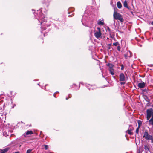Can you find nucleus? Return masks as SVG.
Wrapping results in <instances>:
<instances>
[{
    "label": "nucleus",
    "instance_id": "obj_24",
    "mask_svg": "<svg viewBox=\"0 0 153 153\" xmlns=\"http://www.w3.org/2000/svg\"><path fill=\"white\" fill-rule=\"evenodd\" d=\"M120 84L121 85H124L125 84V83L124 82H120Z\"/></svg>",
    "mask_w": 153,
    "mask_h": 153
},
{
    "label": "nucleus",
    "instance_id": "obj_26",
    "mask_svg": "<svg viewBox=\"0 0 153 153\" xmlns=\"http://www.w3.org/2000/svg\"><path fill=\"white\" fill-rule=\"evenodd\" d=\"M151 24L153 25V21L152 22H151Z\"/></svg>",
    "mask_w": 153,
    "mask_h": 153
},
{
    "label": "nucleus",
    "instance_id": "obj_19",
    "mask_svg": "<svg viewBox=\"0 0 153 153\" xmlns=\"http://www.w3.org/2000/svg\"><path fill=\"white\" fill-rule=\"evenodd\" d=\"M44 146L45 150L48 149V145H44Z\"/></svg>",
    "mask_w": 153,
    "mask_h": 153
},
{
    "label": "nucleus",
    "instance_id": "obj_5",
    "mask_svg": "<svg viewBox=\"0 0 153 153\" xmlns=\"http://www.w3.org/2000/svg\"><path fill=\"white\" fill-rule=\"evenodd\" d=\"M98 31H96L94 33V36L95 37L97 38H101L102 37V34L101 33V29L100 27H97Z\"/></svg>",
    "mask_w": 153,
    "mask_h": 153
},
{
    "label": "nucleus",
    "instance_id": "obj_14",
    "mask_svg": "<svg viewBox=\"0 0 153 153\" xmlns=\"http://www.w3.org/2000/svg\"><path fill=\"white\" fill-rule=\"evenodd\" d=\"M144 149H145V151L146 152H148L149 151V146L147 145H144Z\"/></svg>",
    "mask_w": 153,
    "mask_h": 153
},
{
    "label": "nucleus",
    "instance_id": "obj_21",
    "mask_svg": "<svg viewBox=\"0 0 153 153\" xmlns=\"http://www.w3.org/2000/svg\"><path fill=\"white\" fill-rule=\"evenodd\" d=\"M121 69L122 70H123L124 68V67L123 65V64H122L121 65Z\"/></svg>",
    "mask_w": 153,
    "mask_h": 153
},
{
    "label": "nucleus",
    "instance_id": "obj_13",
    "mask_svg": "<svg viewBox=\"0 0 153 153\" xmlns=\"http://www.w3.org/2000/svg\"><path fill=\"white\" fill-rule=\"evenodd\" d=\"M117 7L118 8L120 9L122 7V4L120 2H117Z\"/></svg>",
    "mask_w": 153,
    "mask_h": 153
},
{
    "label": "nucleus",
    "instance_id": "obj_3",
    "mask_svg": "<svg viewBox=\"0 0 153 153\" xmlns=\"http://www.w3.org/2000/svg\"><path fill=\"white\" fill-rule=\"evenodd\" d=\"M143 137L146 140H151V143H153V136L149 135L148 132L145 131L144 132Z\"/></svg>",
    "mask_w": 153,
    "mask_h": 153
},
{
    "label": "nucleus",
    "instance_id": "obj_7",
    "mask_svg": "<svg viewBox=\"0 0 153 153\" xmlns=\"http://www.w3.org/2000/svg\"><path fill=\"white\" fill-rule=\"evenodd\" d=\"M33 134V132L32 131H27L25 133L23 134V136L25 137L27 135H31Z\"/></svg>",
    "mask_w": 153,
    "mask_h": 153
},
{
    "label": "nucleus",
    "instance_id": "obj_22",
    "mask_svg": "<svg viewBox=\"0 0 153 153\" xmlns=\"http://www.w3.org/2000/svg\"><path fill=\"white\" fill-rule=\"evenodd\" d=\"M117 50L119 51H120V48L119 46L117 47Z\"/></svg>",
    "mask_w": 153,
    "mask_h": 153
},
{
    "label": "nucleus",
    "instance_id": "obj_31",
    "mask_svg": "<svg viewBox=\"0 0 153 153\" xmlns=\"http://www.w3.org/2000/svg\"><path fill=\"white\" fill-rule=\"evenodd\" d=\"M3 134H4V133H3Z\"/></svg>",
    "mask_w": 153,
    "mask_h": 153
},
{
    "label": "nucleus",
    "instance_id": "obj_10",
    "mask_svg": "<svg viewBox=\"0 0 153 153\" xmlns=\"http://www.w3.org/2000/svg\"><path fill=\"white\" fill-rule=\"evenodd\" d=\"M134 129V128L132 127V128H131L130 129H128L127 130V133L129 135H132L133 134V133L131 132V131Z\"/></svg>",
    "mask_w": 153,
    "mask_h": 153
},
{
    "label": "nucleus",
    "instance_id": "obj_1",
    "mask_svg": "<svg viewBox=\"0 0 153 153\" xmlns=\"http://www.w3.org/2000/svg\"><path fill=\"white\" fill-rule=\"evenodd\" d=\"M146 113V118L147 120H149V125L153 126V109L152 108L147 109Z\"/></svg>",
    "mask_w": 153,
    "mask_h": 153
},
{
    "label": "nucleus",
    "instance_id": "obj_23",
    "mask_svg": "<svg viewBox=\"0 0 153 153\" xmlns=\"http://www.w3.org/2000/svg\"><path fill=\"white\" fill-rule=\"evenodd\" d=\"M141 123V121H138V125H139V126L140 127V125Z\"/></svg>",
    "mask_w": 153,
    "mask_h": 153
},
{
    "label": "nucleus",
    "instance_id": "obj_15",
    "mask_svg": "<svg viewBox=\"0 0 153 153\" xmlns=\"http://www.w3.org/2000/svg\"><path fill=\"white\" fill-rule=\"evenodd\" d=\"M45 22L44 19H40L39 20V22L41 23V24H42L43 22Z\"/></svg>",
    "mask_w": 153,
    "mask_h": 153
},
{
    "label": "nucleus",
    "instance_id": "obj_30",
    "mask_svg": "<svg viewBox=\"0 0 153 153\" xmlns=\"http://www.w3.org/2000/svg\"><path fill=\"white\" fill-rule=\"evenodd\" d=\"M111 43L110 44H109V45H111Z\"/></svg>",
    "mask_w": 153,
    "mask_h": 153
},
{
    "label": "nucleus",
    "instance_id": "obj_20",
    "mask_svg": "<svg viewBox=\"0 0 153 153\" xmlns=\"http://www.w3.org/2000/svg\"><path fill=\"white\" fill-rule=\"evenodd\" d=\"M8 148H5L3 149V151H4L5 152V153L8 150Z\"/></svg>",
    "mask_w": 153,
    "mask_h": 153
},
{
    "label": "nucleus",
    "instance_id": "obj_16",
    "mask_svg": "<svg viewBox=\"0 0 153 153\" xmlns=\"http://www.w3.org/2000/svg\"><path fill=\"white\" fill-rule=\"evenodd\" d=\"M140 128L139 126H138V128H137L136 130V133L137 134H138L139 133V130Z\"/></svg>",
    "mask_w": 153,
    "mask_h": 153
},
{
    "label": "nucleus",
    "instance_id": "obj_29",
    "mask_svg": "<svg viewBox=\"0 0 153 153\" xmlns=\"http://www.w3.org/2000/svg\"><path fill=\"white\" fill-rule=\"evenodd\" d=\"M66 100H68V98H66Z\"/></svg>",
    "mask_w": 153,
    "mask_h": 153
},
{
    "label": "nucleus",
    "instance_id": "obj_25",
    "mask_svg": "<svg viewBox=\"0 0 153 153\" xmlns=\"http://www.w3.org/2000/svg\"><path fill=\"white\" fill-rule=\"evenodd\" d=\"M1 153H5V152L4 151H3V150H1Z\"/></svg>",
    "mask_w": 153,
    "mask_h": 153
},
{
    "label": "nucleus",
    "instance_id": "obj_6",
    "mask_svg": "<svg viewBox=\"0 0 153 153\" xmlns=\"http://www.w3.org/2000/svg\"><path fill=\"white\" fill-rule=\"evenodd\" d=\"M119 78L120 81H124L125 80V76L123 73L120 74L119 76Z\"/></svg>",
    "mask_w": 153,
    "mask_h": 153
},
{
    "label": "nucleus",
    "instance_id": "obj_8",
    "mask_svg": "<svg viewBox=\"0 0 153 153\" xmlns=\"http://www.w3.org/2000/svg\"><path fill=\"white\" fill-rule=\"evenodd\" d=\"M145 85V84L144 82H140L138 84V86L140 88H144Z\"/></svg>",
    "mask_w": 153,
    "mask_h": 153
},
{
    "label": "nucleus",
    "instance_id": "obj_27",
    "mask_svg": "<svg viewBox=\"0 0 153 153\" xmlns=\"http://www.w3.org/2000/svg\"><path fill=\"white\" fill-rule=\"evenodd\" d=\"M69 96L70 97H71V94H69Z\"/></svg>",
    "mask_w": 153,
    "mask_h": 153
},
{
    "label": "nucleus",
    "instance_id": "obj_28",
    "mask_svg": "<svg viewBox=\"0 0 153 153\" xmlns=\"http://www.w3.org/2000/svg\"><path fill=\"white\" fill-rule=\"evenodd\" d=\"M15 153H19L18 152H16Z\"/></svg>",
    "mask_w": 153,
    "mask_h": 153
},
{
    "label": "nucleus",
    "instance_id": "obj_2",
    "mask_svg": "<svg viewBox=\"0 0 153 153\" xmlns=\"http://www.w3.org/2000/svg\"><path fill=\"white\" fill-rule=\"evenodd\" d=\"M113 17L114 19L116 20H118L121 22H124V19L122 15L115 11L113 14Z\"/></svg>",
    "mask_w": 153,
    "mask_h": 153
},
{
    "label": "nucleus",
    "instance_id": "obj_11",
    "mask_svg": "<svg viewBox=\"0 0 153 153\" xmlns=\"http://www.w3.org/2000/svg\"><path fill=\"white\" fill-rule=\"evenodd\" d=\"M123 6L124 7L129 9V7L128 6V4L126 0H125L123 3Z\"/></svg>",
    "mask_w": 153,
    "mask_h": 153
},
{
    "label": "nucleus",
    "instance_id": "obj_32",
    "mask_svg": "<svg viewBox=\"0 0 153 153\" xmlns=\"http://www.w3.org/2000/svg\"><path fill=\"white\" fill-rule=\"evenodd\" d=\"M54 96L55 97V94H54Z\"/></svg>",
    "mask_w": 153,
    "mask_h": 153
},
{
    "label": "nucleus",
    "instance_id": "obj_9",
    "mask_svg": "<svg viewBox=\"0 0 153 153\" xmlns=\"http://www.w3.org/2000/svg\"><path fill=\"white\" fill-rule=\"evenodd\" d=\"M108 30L109 32V33H110L109 34H110V37H111L112 39H114V33L113 32H111V30L109 28H108Z\"/></svg>",
    "mask_w": 153,
    "mask_h": 153
},
{
    "label": "nucleus",
    "instance_id": "obj_4",
    "mask_svg": "<svg viewBox=\"0 0 153 153\" xmlns=\"http://www.w3.org/2000/svg\"><path fill=\"white\" fill-rule=\"evenodd\" d=\"M107 65L109 67L108 70L112 75L114 74V65L112 64L108 63L107 64Z\"/></svg>",
    "mask_w": 153,
    "mask_h": 153
},
{
    "label": "nucleus",
    "instance_id": "obj_12",
    "mask_svg": "<svg viewBox=\"0 0 153 153\" xmlns=\"http://www.w3.org/2000/svg\"><path fill=\"white\" fill-rule=\"evenodd\" d=\"M97 24L99 25H103L104 24V22L103 20L99 19L98 21Z\"/></svg>",
    "mask_w": 153,
    "mask_h": 153
},
{
    "label": "nucleus",
    "instance_id": "obj_17",
    "mask_svg": "<svg viewBox=\"0 0 153 153\" xmlns=\"http://www.w3.org/2000/svg\"><path fill=\"white\" fill-rule=\"evenodd\" d=\"M119 44L118 42H116L113 44V45L115 46H117Z\"/></svg>",
    "mask_w": 153,
    "mask_h": 153
},
{
    "label": "nucleus",
    "instance_id": "obj_18",
    "mask_svg": "<svg viewBox=\"0 0 153 153\" xmlns=\"http://www.w3.org/2000/svg\"><path fill=\"white\" fill-rule=\"evenodd\" d=\"M32 151V149H29L27 150L26 153H31V151Z\"/></svg>",
    "mask_w": 153,
    "mask_h": 153
}]
</instances>
